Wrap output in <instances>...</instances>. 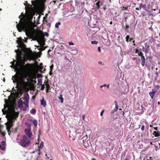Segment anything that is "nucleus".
<instances>
[{
    "label": "nucleus",
    "mask_w": 160,
    "mask_h": 160,
    "mask_svg": "<svg viewBox=\"0 0 160 160\" xmlns=\"http://www.w3.org/2000/svg\"><path fill=\"white\" fill-rule=\"evenodd\" d=\"M53 2H54V3H55L56 2L55 1H54Z\"/></svg>",
    "instance_id": "obj_63"
},
{
    "label": "nucleus",
    "mask_w": 160,
    "mask_h": 160,
    "mask_svg": "<svg viewBox=\"0 0 160 160\" xmlns=\"http://www.w3.org/2000/svg\"><path fill=\"white\" fill-rule=\"evenodd\" d=\"M109 84H108V85H106L107 88H109Z\"/></svg>",
    "instance_id": "obj_40"
},
{
    "label": "nucleus",
    "mask_w": 160,
    "mask_h": 160,
    "mask_svg": "<svg viewBox=\"0 0 160 160\" xmlns=\"http://www.w3.org/2000/svg\"><path fill=\"white\" fill-rule=\"evenodd\" d=\"M141 130H142V131H143L144 130V125H142L141 127Z\"/></svg>",
    "instance_id": "obj_34"
},
{
    "label": "nucleus",
    "mask_w": 160,
    "mask_h": 160,
    "mask_svg": "<svg viewBox=\"0 0 160 160\" xmlns=\"http://www.w3.org/2000/svg\"><path fill=\"white\" fill-rule=\"evenodd\" d=\"M38 2L36 1H32V3L34 7H36L38 4Z\"/></svg>",
    "instance_id": "obj_15"
},
{
    "label": "nucleus",
    "mask_w": 160,
    "mask_h": 160,
    "mask_svg": "<svg viewBox=\"0 0 160 160\" xmlns=\"http://www.w3.org/2000/svg\"><path fill=\"white\" fill-rule=\"evenodd\" d=\"M139 10H141V9L142 8H141V7H139Z\"/></svg>",
    "instance_id": "obj_56"
},
{
    "label": "nucleus",
    "mask_w": 160,
    "mask_h": 160,
    "mask_svg": "<svg viewBox=\"0 0 160 160\" xmlns=\"http://www.w3.org/2000/svg\"><path fill=\"white\" fill-rule=\"evenodd\" d=\"M43 88H43V87H42V89H43Z\"/></svg>",
    "instance_id": "obj_59"
},
{
    "label": "nucleus",
    "mask_w": 160,
    "mask_h": 160,
    "mask_svg": "<svg viewBox=\"0 0 160 160\" xmlns=\"http://www.w3.org/2000/svg\"><path fill=\"white\" fill-rule=\"evenodd\" d=\"M91 43L92 44H97L98 43V42L96 41H91Z\"/></svg>",
    "instance_id": "obj_25"
},
{
    "label": "nucleus",
    "mask_w": 160,
    "mask_h": 160,
    "mask_svg": "<svg viewBox=\"0 0 160 160\" xmlns=\"http://www.w3.org/2000/svg\"><path fill=\"white\" fill-rule=\"evenodd\" d=\"M1 134L3 137H4L5 135V133L4 132H2Z\"/></svg>",
    "instance_id": "obj_33"
},
{
    "label": "nucleus",
    "mask_w": 160,
    "mask_h": 160,
    "mask_svg": "<svg viewBox=\"0 0 160 160\" xmlns=\"http://www.w3.org/2000/svg\"><path fill=\"white\" fill-rule=\"evenodd\" d=\"M40 102L42 106H43L44 107H45L46 106V102L44 100L43 97H42V99L40 100Z\"/></svg>",
    "instance_id": "obj_12"
},
{
    "label": "nucleus",
    "mask_w": 160,
    "mask_h": 160,
    "mask_svg": "<svg viewBox=\"0 0 160 160\" xmlns=\"http://www.w3.org/2000/svg\"><path fill=\"white\" fill-rule=\"evenodd\" d=\"M68 44L69 45H74V43L72 42H69Z\"/></svg>",
    "instance_id": "obj_27"
},
{
    "label": "nucleus",
    "mask_w": 160,
    "mask_h": 160,
    "mask_svg": "<svg viewBox=\"0 0 160 160\" xmlns=\"http://www.w3.org/2000/svg\"><path fill=\"white\" fill-rule=\"evenodd\" d=\"M95 2L96 3L94 5V7L97 9H99V8L100 6L102 4V2L98 1L97 2V1H95Z\"/></svg>",
    "instance_id": "obj_11"
},
{
    "label": "nucleus",
    "mask_w": 160,
    "mask_h": 160,
    "mask_svg": "<svg viewBox=\"0 0 160 160\" xmlns=\"http://www.w3.org/2000/svg\"><path fill=\"white\" fill-rule=\"evenodd\" d=\"M150 127H152V125H150Z\"/></svg>",
    "instance_id": "obj_58"
},
{
    "label": "nucleus",
    "mask_w": 160,
    "mask_h": 160,
    "mask_svg": "<svg viewBox=\"0 0 160 160\" xmlns=\"http://www.w3.org/2000/svg\"><path fill=\"white\" fill-rule=\"evenodd\" d=\"M26 18L23 19L20 18L19 22L16 25L17 28L19 32L24 31L27 36H30L34 34V31L33 28L34 23L32 20L33 17L36 14L35 11L33 10L26 11Z\"/></svg>",
    "instance_id": "obj_2"
},
{
    "label": "nucleus",
    "mask_w": 160,
    "mask_h": 160,
    "mask_svg": "<svg viewBox=\"0 0 160 160\" xmlns=\"http://www.w3.org/2000/svg\"><path fill=\"white\" fill-rule=\"evenodd\" d=\"M125 160H128V159H127V158H126L125 159Z\"/></svg>",
    "instance_id": "obj_62"
},
{
    "label": "nucleus",
    "mask_w": 160,
    "mask_h": 160,
    "mask_svg": "<svg viewBox=\"0 0 160 160\" xmlns=\"http://www.w3.org/2000/svg\"><path fill=\"white\" fill-rule=\"evenodd\" d=\"M47 158L48 159H49V158L47 156Z\"/></svg>",
    "instance_id": "obj_53"
},
{
    "label": "nucleus",
    "mask_w": 160,
    "mask_h": 160,
    "mask_svg": "<svg viewBox=\"0 0 160 160\" xmlns=\"http://www.w3.org/2000/svg\"><path fill=\"white\" fill-rule=\"evenodd\" d=\"M3 81L4 82L5 80V79H4V78H3Z\"/></svg>",
    "instance_id": "obj_60"
},
{
    "label": "nucleus",
    "mask_w": 160,
    "mask_h": 160,
    "mask_svg": "<svg viewBox=\"0 0 160 160\" xmlns=\"http://www.w3.org/2000/svg\"><path fill=\"white\" fill-rule=\"evenodd\" d=\"M158 104H160V102H158Z\"/></svg>",
    "instance_id": "obj_57"
},
{
    "label": "nucleus",
    "mask_w": 160,
    "mask_h": 160,
    "mask_svg": "<svg viewBox=\"0 0 160 160\" xmlns=\"http://www.w3.org/2000/svg\"><path fill=\"white\" fill-rule=\"evenodd\" d=\"M145 52H148V50L146 49H145Z\"/></svg>",
    "instance_id": "obj_49"
},
{
    "label": "nucleus",
    "mask_w": 160,
    "mask_h": 160,
    "mask_svg": "<svg viewBox=\"0 0 160 160\" xmlns=\"http://www.w3.org/2000/svg\"><path fill=\"white\" fill-rule=\"evenodd\" d=\"M6 144L4 141H2L0 143V149L4 150L6 148Z\"/></svg>",
    "instance_id": "obj_9"
},
{
    "label": "nucleus",
    "mask_w": 160,
    "mask_h": 160,
    "mask_svg": "<svg viewBox=\"0 0 160 160\" xmlns=\"http://www.w3.org/2000/svg\"><path fill=\"white\" fill-rule=\"evenodd\" d=\"M83 145L86 148L89 147L90 146V145L91 144L90 141L89 140H87V141L86 140H85V141H84V140H83Z\"/></svg>",
    "instance_id": "obj_10"
},
{
    "label": "nucleus",
    "mask_w": 160,
    "mask_h": 160,
    "mask_svg": "<svg viewBox=\"0 0 160 160\" xmlns=\"http://www.w3.org/2000/svg\"><path fill=\"white\" fill-rule=\"evenodd\" d=\"M46 87L48 89H49V87H50V86L47 83H46Z\"/></svg>",
    "instance_id": "obj_28"
},
{
    "label": "nucleus",
    "mask_w": 160,
    "mask_h": 160,
    "mask_svg": "<svg viewBox=\"0 0 160 160\" xmlns=\"http://www.w3.org/2000/svg\"><path fill=\"white\" fill-rule=\"evenodd\" d=\"M92 160H96V159L94 158H93L92 159Z\"/></svg>",
    "instance_id": "obj_52"
},
{
    "label": "nucleus",
    "mask_w": 160,
    "mask_h": 160,
    "mask_svg": "<svg viewBox=\"0 0 160 160\" xmlns=\"http://www.w3.org/2000/svg\"><path fill=\"white\" fill-rule=\"evenodd\" d=\"M158 42L159 43L158 44H157V46L158 47H160V42Z\"/></svg>",
    "instance_id": "obj_38"
},
{
    "label": "nucleus",
    "mask_w": 160,
    "mask_h": 160,
    "mask_svg": "<svg viewBox=\"0 0 160 160\" xmlns=\"http://www.w3.org/2000/svg\"><path fill=\"white\" fill-rule=\"evenodd\" d=\"M38 83L40 84L41 85L42 84V81L41 79H38Z\"/></svg>",
    "instance_id": "obj_29"
},
{
    "label": "nucleus",
    "mask_w": 160,
    "mask_h": 160,
    "mask_svg": "<svg viewBox=\"0 0 160 160\" xmlns=\"http://www.w3.org/2000/svg\"><path fill=\"white\" fill-rule=\"evenodd\" d=\"M98 51L100 52H101V49H100V47H98Z\"/></svg>",
    "instance_id": "obj_39"
},
{
    "label": "nucleus",
    "mask_w": 160,
    "mask_h": 160,
    "mask_svg": "<svg viewBox=\"0 0 160 160\" xmlns=\"http://www.w3.org/2000/svg\"><path fill=\"white\" fill-rule=\"evenodd\" d=\"M132 38H131V39H130L129 41H130V42H131V41H132Z\"/></svg>",
    "instance_id": "obj_51"
},
{
    "label": "nucleus",
    "mask_w": 160,
    "mask_h": 160,
    "mask_svg": "<svg viewBox=\"0 0 160 160\" xmlns=\"http://www.w3.org/2000/svg\"><path fill=\"white\" fill-rule=\"evenodd\" d=\"M5 102V104L4 105V109H2V112L3 114H6L8 121L5 123V124L7 130L9 135V132L12 127L13 122H15L18 117L19 113L15 111L13 105H9L7 100H6Z\"/></svg>",
    "instance_id": "obj_3"
},
{
    "label": "nucleus",
    "mask_w": 160,
    "mask_h": 160,
    "mask_svg": "<svg viewBox=\"0 0 160 160\" xmlns=\"http://www.w3.org/2000/svg\"><path fill=\"white\" fill-rule=\"evenodd\" d=\"M36 110L35 109H32L30 111V112L32 114H34L36 112Z\"/></svg>",
    "instance_id": "obj_22"
},
{
    "label": "nucleus",
    "mask_w": 160,
    "mask_h": 160,
    "mask_svg": "<svg viewBox=\"0 0 160 160\" xmlns=\"http://www.w3.org/2000/svg\"><path fill=\"white\" fill-rule=\"evenodd\" d=\"M149 158V159H150L149 160H152V157H150Z\"/></svg>",
    "instance_id": "obj_48"
},
{
    "label": "nucleus",
    "mask_w": 160,
    "mask_h": 160,
    "mask_svg": "<svg viewBox=\"0 0 160 160\" xmlns=\"http://www.w3.org/2000/svg\"><path fill=\"white\" fill-rule=\"evenodd\" d=\"M27 38L22 39L21 37L19 38L17 41L18 46L21 48L20 49L15 50L16 52L17 61L14 60L11 62L12 65L10 67L16 71L18 75H15L12 77V79L14 83H16L17 86L19 87L22 85L24 82V80L26 78L27 72L31 74L36 73V72L42 69L41 63L40 65L38 64L34 65L33 64H27L24 65L26 59L29 60H34L38 57L37 54L32 52H28L24 42L27 41Z\"/></svg>",
    "instance_id": "obj_1"
},
{
    "label": "nucleus",
    "mask_w": 160,
    "mask_h": 160,
    "mask_svg": "<svg viewBox=\"0 0 160 160\" xmlns=\"http://www.w3.org/2000/svg\"><path fill=\"white\" fill-rule=\"evenodd\" d=\"M85 114H83V115H82V118H83V119L84 120H85Z\"/></svg>",
    "instance_id": "obj_35"
},
{
    "label": "nucleus",
    "mask_w": 160,
    "mask_h": 160,
    "mask_svg": "<svg viewBox=\"0 0 160 160\" xmlns=\"http://www.w3.org/2000/svg\"><path fill=\"white\" fill-rule=\"evenodd\" d=\"M106 85H107L106 84H105L103 85V87H104L106 86Z\"/></svg>",
    "instance_id": "obj_43"
},
{
    "label": "nucleus",
    "mask_w": 160,
    "mask_h": 160,
    "mask_svg": "<svg viewBox=\"0 0 160 160\" xmlns=\"http://www.w3.org/2000/svg\"><path fill=\"white\" fill-rule=\"evenodd\" d=\"M160 87L159 85H157L154 87V91H156V92H157L158 90L160 88Z\"/></svg>",
    "instance_id": "obj_21"
},
{
    "label": "nucleus",
    "mask_w": 160,
    "mask_h": 160,
    "mask_svg": "<svg viewBox=\"0 0 160 160\" xmlns=\"http://www.w3.org/2000/svg\"><path fill=\"white\" fill-rule=\"evenodd\" d=\"M69 137L70 138H72V140H74L75 139V138L74 137H72L70 135H69Z\"/></svg>",
    "instance_id": "obj_30"
},
{
    "label": "nucleus",
    "mask_w": 160,
    "mask_h": 160,
    "mask_svg": "<svg viewBox=\"0 0 160 160\" xmlns=\"http://www.w3.org/2000/svg\"><path fill=\"white\" fill-rule=\"evenodd\" d=\"M139 10H141V9L142 8H141V7H139Z\"/></svg>",
    "instance_id": "obj_55"
},
{
    "label": "nucleus",
    "mask_w": 160,
    "mask_h": 160,
    "mask_svg": "<svg viewBox=\"0 0 160 160\" xmlns=\"http://www.w3.org/2000/svg\"><path fill=\"white\" fill-rule=\"evenodd\" d=\"M33 120H32V119H28V121L30 122H33Z\"/></svg>",
    "instance_id": "obj_31"
},
{
    "label": "nucleus",
    "mask_w": 160,
    "mask_h": 160,
    "mask_svg": "<svg viewBox=\"0 0 160 160\" xmlns=\"http://www.w3.org/2000/svg\"><path fill=\"white\" fill-rule=\"evenodd\" d=\"M24 98L25 100V102H24L23 104H24L26 107L28 108V103L29 100V96L28 93L25 94L24 95Z\"/></svg>",
    "instance_id": "obj_7"
},
{
    "label": "nucleus",
    "mask_w": 160,
    "mask_h": 160,
    "mask_svg": "<svg viewBox=\"0 0 160 160\" xmlns=\"http://www.w3.org/2000/svg\"><path fill=\"white\" fill-rule=\"evenodd\" d=\"M103 112H104V111H102L101 112L100 114V115H101V116H102V114H103Z\"/></svg>",
    "instance_id": "obj_36"
},
{
    "label": "nucleus",
    "mask_w": 160,
    "mask_h": 160,
    "mask_svg": "<svg viewBox=\"0 0 160 160\" xmlns=\"http://www.w3.org/2000/svg\"><path fill=\"white\" fill-rule=\"evenodd\" d=\"M153 134L155 135V137H158L160 136V132L158 131H154L153 132Z\"/></svg>",
    "instance_id": "obj_13"
},
{
    "label": "nucleus",
    "mask_w": 160,
    "mask_h": 160,
    "mask_svg": "<svg viewBox=\"0 0 160 160\" xmlns=\"http://www.w3.org/2000/svg\"><path fill=\"white\" fill-rule=\"evenodd\" d=\"M39 135L38 136V142H37V144L38 145V147L39 149L42 148L43 147V142L42 141H40L39 140V135H40V132L39 131Z\"/></svg>",
    "instance_id": "obj_8"
},
{
    "label": "nucleus",
    "mask_w": 160,
    "mask_h": 160,
    "mask_svg": "<svg viewBox=\"0 0 160 160\" xmlns=\"http://www.w3.org/2000/svg\"><path fill=\"white\" fill-rule=\"evenodd\" d=\"M129 38V37L128 36H127L126 37V41L127 42H128V39Z\"/></svg>",
    "instance_id": "obj_26"
},
{
    "label": "nucleus",
    "mask_w": 160,
    "mask_h": 160,
    "mask_svg": "<svg viewBox=\"0 0 160 160\" xmlns=\"http://www.w3.org/2000/svg\"><path fill=\"white\" fill-rule=\"evenodd\" d=\"M154 129L155 130H157L158 129V127H154Z\"/></svg>",
    "instance_id": "obj_42"
},
{
    "label": "nucleus",
    "mask_w": 160,
    "mask_h": 160,
    "mask_svg": "<svg viewBox=\"0 0 160 160\" xmlns=\"http://www.w3.org/2000/svg\"><path fill=\"white\" fill-rule=\"evenodd\" d=\"M48 89L47 88V89H46V91L47 92H48Z\"/></svg>",
    "instance_id": "obj_50"
},
{
    "label": "nucleus",
    "mask_w": 160,
    "mask_h": 160,
    "mask_svg": "<svg viewBox=\"0 0 160 160\" xmlns=\"http://www.w3.org/2000/svg\"><path fill=\"white\" fill-rule=\"evenodd\" d=\"M61 24V22H58L56 23L55 24V27L56 28H59V26Z\"/></svg>",
    "instance_id": "obj_20"
},
{
    "label": "nucleus",
    "mask_w": 160,
    "mask_h": 160,
    "mask_svg": "<svg viewBox=\"0 0 160 160\" xmlns=\"http://www.w3.org/2000/svg\"><path fill=\"white\" fill-rule=\"evenodd\" d=\"M102 63V62H101V61H99L98 62V63L99 64H101Z\"/></svg>",
    "instance_id": "obj_47"
},
{
    "label": "nucleus",
    "mask_w": 160,
    "mask_h": 160,
    "mask_svg": "<svg viewBox=\"0 0 160 160\" xmlns=\"http://www.w3.org/2000/svg\"><path fill=\"white\" fill-rule=\"evenodd\" d=\"M148 15L149 16H152V15H152V14H151V13H148Z\"/></svg>",
    "instance_id": "obj_41"
},
{
    "label": "nucleus",
    "mask_w": 160,
    "mask_h": 160,
    "mask_svg": "<svg viewBox=\"0 0 160 160\" xmlns=\"http://www.w3.org/2000/svg\"><path fill=\"white\" fill-rule=\"evenodd\" d=\"M112 24V22H110V24Z\"/></svg>",
    "instance_id": "obj_61"
},
{
    "label": "nucleus",
    "mask_w": 160,
    "mask_h": 160,
    "mask_svg": "<svg viewBox=\"0 0 160 160\" xmlns=\"http://www.w3.org/2000/svg\"><path fill=\"white\" fill-rule=\"evenodd\" d=\"M156 92V91H153L152 92H149V95H150L152 99L153 98V97L154 95V94Z\"/></svg>",
    "instance_id": "obj_16"
},
{
    "label": "nucleus",
    "mask_w": 160,
    "mask_h": 160,
    "mask_svg": "<svg viewBox=\"0 0 160 160\" xmlns=\"http://www.w3.org/2000/svg\"><path fill=\"white\" fill-rule=\"evenodd\" d=\"M25 124L27 126V128L25 129L24 132L26 134L29 138H31L32 134L31 132V127L30 125L28 123H26Z\"/></svg>",
    "instance_id": "obj_6"
},
{
    "label": "nucleus",
    "mask_w": 160,
    "mask_h": 160,
    "mask_svg": "<svg viewBox=\"0 0 160 160\" xmlns=\"http://www.w3.org/2000/svg\"><path fill=\"white\" fill-rule=\"evenodd\" d=\"M32 123L34 124L35 126L37 127V121L36 120L34 119L33 121V122H32Z\"/></svg>",
    "instance_id": "obj_19"
},
{
    "label": "nucleus",
    "mask_w": 160,
    "mask_h": 160,
    "mask_svg": "<svg viewBox=\"0 0 160 160\" xmlns=\"http://www.w3.org/2000/svg\"><path fill=\"white\" fill-rule=\"evenodd\" d=\"M17 142L21 146L23 147L29 146L30 143L29 139L25 135H23L20 140H17Z\"/></svg>",
    "instance_id": "obj_5"
},
{
    "label": "nucleus",
    "mask_w": 160,
    "mask_h": 160,
    "mask_svg": "<svg viewBox=\"0 0 160 160\" xmlns=\"http://www.w3.org/2000/svg\"><path fill=\"white\" fill-rule=\"evenodd\" d=\"M22 18H24V15H22Z\"/></svg>",
    "instance_id": "obj_54"
},
{
    "label": "nucleus",
    "mask_w": 160,
    "mask_h": 160,
    "mask_svg": "<svg viewBox=\"0 0 160 160\" xmlns=\"http://www.w3.org/2000/svg\"><path fill=\"white\" fill-rule=\"evenodd\" d=\"M53 66L52 65L51 66H50V74H51V75L52 74V73H51V72L52 71V69L53 68Z\"/></svg>",
    "instance_id": "obj_23"
},
{
    "label": "nucleus",
    "mask_w": 160,
    "mask_h": 160,
    "mask_svg": "<svg viewBox=\"0 0 160 160\" xmlns=\"http://www.w3.org/2000/svg\"><path fill=\"white\" fill-rule=\"evenodd\" d=\"M58 98L59 100H60L61 103H62L63 102V98L62 97V95H60L58 97Z\"/></svg>",
    "instance_id": "obj_17"
},
{
    "label": "nucleus",
    "mask_w": 160,
    "mask_h": 160,
    "mask_svg": "<svg viewBox=\"0 0 160 160\" xmlns=\"http://www.w3.org/2000/svg\"><path fill=\"white\" fill-rule=\"evenodd\" d=\"M140 7H141V8H142V7H144V6L142 4V3H141L140 5V6H139Z\"/></svg>",
    "instance_id": "obj_37"
},
{
    "label": "nucleus",
    "mask_w": 160,
    "mask_h": 160,
    "mask_svg": "<svg viewBox=\"0 0 160 160\" xmlns=\"http://www.w3.org/2000/svg\"><path fill=\"white\" fill-rule=\"evenodd\" d=\"M35 36L36 39L41 45L40 46H37L38 48L39 47L38 49L40 50H44L45 48L43 46L44 45L45 41L43 34L41 32H37Z\"/></svg>",
    "instance_id": "obj_4"
},
{
    "label": "nucleus",
    "mask_w": 160,
    "mask_h": 160,
    "mask_svg": "<svg viewBox=\"0 0 160 160\" xmlns=\"http://www.w3.org/2000/svg\"><path fill=\"white\" fill-rule=\"evenodd\" d=\"M136 9L137 10H138V11L139 10V8H136Z\"/></svg>",
    "instance_id": "obj_44"
},
{
    "label": "nucleus",
    "mask_w": 160,
    "mask_h": 160,
    "mask_svg": "<svg viewBox=\"0 0 160 160\" xmlns=\"http://www.w3.org/2000/svg\"><path fill=\"white\" fill-rule=\"evenodd\" d=\"M141 60L142 61H145L144 56H142L141 57Z\"/></svg>",
    "instance_id": "obj_24"
},
{
    "label": "nucleus",
    "mask_w": 160,
    "mask_h": 160,
    "mask_svg": "<svg viewBox=\"0 0 160 160\" xmlns=\"http://www.w3.org/2000/svg\"><path fill=\"white\" fill-rule=\"evenodd\" d=\"M18 103L19 107H21L22 106V104H23V103H22V101L20 99L18 101Z\"/></svg>",
    "instance_id": "obj_18"
},
{
    "label": "nucleus",
    "mask_w": 160,
    "mask_h": 160,
    "mask_svg": "<svg viewBox=\"0 0 160 160\" xmlns=\"http://www.w3.org/2000/svg\"><path fill=\"white\" fill-rule=\"evenodd\" d=\"M103 87V85H101V86H100V88H102V87Z\"/></svg>",
    "instance_id": "obj_46"
},
{
    "label": "nucleus",
    "mask_w": 160,
    "mask_h": 160,
    "mask_svg": "<svg viewBox=\"0 0 160 160\" xmlns=\"http://www.w3.org/2000/svg\"><path fill=\"white\" fill-rule=\"evenodd\" d=\"M32 78H34L35 79L36 78V76H32Z\"/></svg>",
    "instance_id": "obj_45"
},
{
    "label": "nucleus",
    "mask_w": 160,
    "mask_h": 160,
    "mask_svg": "<svg viewBox=\"0 0 160 160\" xmlns=\"http://www.w3.org/2000/svg\"><path fill=\"white\" fill-rule=\"evenodd\" d=\"M114 103L115 105V108L114 109L113 111H112L113 112L116 111L118 108V105L116 101H115Z\"/></svg>",
    "instance_id": "obj_14"
},
{
    "label": "nucleus",
    "mask_w": 160,
    "mask_h": 160,
    "mask_svg": "<svg viewBox=\"0 0 160 160\" xmlns=\"http://www.w3.org/2000/svg\"><path fill=\"white\" fill-rule=\"evenodd\" d=\"M138 51V50L137 49L136 50V52H137Z\"/></svg>",
    "instance_id": "obj_64"
},
{
    "label": "nucleus",
    "mask_w": 160,
    "mask_h": 160,
    "mask_svg": "<svg viewBox=\"0 0 160 160\" xmlns=\"http://www.w3.org/2000/svg\"><path fill=\"white\" fill-rule=\"evenodd\" d=\"M145 61H142V65L143 66H144L145 65Z\"/></svg>",
    "instance_id": "obj_32"
}]
</instances>
